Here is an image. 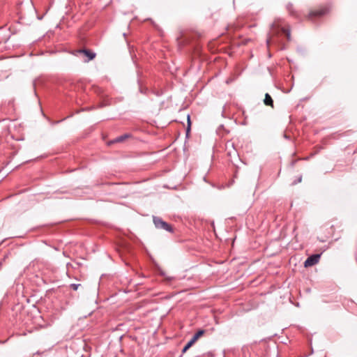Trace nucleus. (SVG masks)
I'll return each mask as SVG.
<instances>
[{
	"label": "nucleus",
	"mask_w": 357,
	"mask_h": 357,
	"mask_svg": "<svg viewBox=\"0 0 357 357\" xmlns=\"http://www.w3.org/2000/svg\"><path fill=\"white\" fill-rule=\"evenodd\" d=\"M153 221L156 228L173 232L172 227L167 222H165L162 218L153 216Z\"/></svg>",
	"instance_id": "3"
},
{
	"label": "nucleus",
	"mask_w": 357,
	"mask_h": 357,
	"mask_svg": "<svg viewBox=\"0 0 357 357\" xmlns=\"http://www.w3.org/2000/svg\"><path fill=\"white\" fill-rule=\"evenodd\" d=\"M321 257V254H315L310 256L304 262L305 267H310L317 264Z\"/></svg>",
	"instance_id": "4"
},
{
	"label": "nucleus",
	"mask_w": 357,
	"mask_h": 357,
	"mask_svg": "<svg viewBox=\"0 0 357 357\" xmlns=\"http://www.w3.org/2000/svg\"><path fill=\"white\" fill-rule=\"evenodd\" d=\"M280 34H285L287 39L288 40H290L291 39V35L290 31L288 29H286L284 27L280 26L278 25L276 22H273L271 24V30L269 33V36L268 37L266 40L267 45H270L271 43H274L278 42V40L275 39L276 37L279 36Z\"/></svg>",
	"instance_id": "1"
},
{
	"label": "nucleus",
	"mask_w": 357,
	"mask_h": 357,
	"mask_svg": "<svg viewBox=\"0 0 357 357\" xmlns=\"http://www.w3.org/2000/svg\"><path fill=\"white\" fill-rule=\"evenodd\" d=\"M204 332L205 331L204 330H199L192 337V341L196 342L201 336L204 335Z\"/></svg>",
	"instance_id": "10"
},
{
	"label": "nucleus",
	"mask_w": 357,
	"mask_h": 357,
	"mask_svg": "<svg viewBox=\"0 0 357 357\" xmlns=\"http://www.w3.org/2000/svg\"><path fill=\"white\" fill-rule=\"evenodd\" d=\"M79 286H81L80 284H70V287L72 289H73L74 291H77Z\"/></svg>",
	"instance_id": "12"
},
{
	"label": "nucleus",
	"mask_w": 357,
	"mask_h": 357,
	"mask_svg": "<svg viewBox=\"0 0 357 357\" xmlns=\"http://www.w3.org/2000/svg\"><path fill=\"white\" fill-rule=\"evenodd\" d=\"M195 342V341H192V338L186 344V345L183 347L182 350V353H185L187 350H188Z\"/></svg>",
	"instance_id": "11"
},
{
	"label": "nucleus",
	"mask_w": 357,
	"mask_h": 357,
	"mask_svg": "<svg viewBox=\"0 0 357 357\" xmlns=\"http://www.w3.org/2000/svg\"><path fill=\"white\" fill-rule=\"evenodd\" d=\"M329 12V8L328 6H321L316 10H312L309 13L306 17L310 20H313L315 18H319Z\"/></svg>",
	"instance_id": "2"
},
{
	"label": "nucleus",
	"mask_w": 357,
	"mask_h": 357,
	"mask_svg": "<svg viewBox=\"0 0 357 357\" xmlns=\"http://www.w3.org/2000/svg\"><path fill=\"white\" fill-rule=\"evenodd\" d=\"M167 279L169 280H171L172 278H167Z\"/></svg>",
	"instance_id": "15"
},
{
	"label": "nucleus",
	"mask_w": 357,
	"mask_h": 357,
	"mask_svg": "<svg viewBox=\"0 0 357 357\" xmlns=\"http://www.w3.org/2000/svg\"><path fill=\"white\" fill-rule=\"evenodd\" d=\"M287 10L291 16L298 19L300 18V13L294 9V6L291 3H289L287 5Z\"/></svg>",
	"instance_id": "7"
},
{
	"label": "nucleus",
	"mask_w": 357,
	"mask_h": 357,
	"mask_svg": "<svg viewBox=\"0 0 357 357\" xmlns=\"http://www.w3.org/2000/svg\"><path fill=\"white\" fill-rule=\"evenodd\" d=\"M77 53L78 54H84L86 56H87V59L85 60L86 62H89L91 60H93L96 57V53L91 52L87 49H80L77 50Z\"/></svg>",
	"instance_id": "6"
},
{
	"label": "nucleus",
	"mask_w": 357,
	"mask_h": 357,
	"mask_svg": "<svg viewBox=\"0 0 357 357\" xmlns=\"http://www.w3.org/2000/svg\"><path fill=\"white\" fill-rule=\"evenodd\" d=\"M225 151L229 157L237 155V151L234 146V143L231 141H228L225 144Z\"/></svg>",
	"instance_id": "5"
},
{
	"label": "nucleus",
	"mask_w": 357,
	"mask_h": 357,
	"mask_svg": "<svg viewBox=\"0 0 357 357\" xmlns=\"http://www.w3.org/2000/svg\"><path fill=\"white\" fill-rule=\"evenodd\" d=\"M301 180H302V176H301L299 177V178H298V182H301Z\"/></svg>",
	"instance_id": "14"
},
{
	"label": "nucleus",
	"mask_w": 357,
	"mask_h": 357,
	"mask_svg": "<svg viewBox=\"0 0 357 357\" xmlns=\"http://www.w3.org/2000/svg\"><path fill=\"white\" fill-rule=\"evenodd\" d=\"M264 102L266 105L271 106L273 107V100L271 96L268 93L265 94V98L264 100Z\"/></svg>",
	"instance_id": "9"
},
{
	"label": "nucleus",
	"mask_w": 357,
	"mask_h": 357,
	"mask_svg": "<svg viewBox=\"0 0 357 357\" xmlns=\"http://www.w3.org/2000/svg\"><path fill=\"white\" fill-rule=\"evenodd\" d=\"M130 135L128 134H124L123 135H121L119 137H117L116 138H115L114 140L111 141L109 142V144H113V143H118V142H123L126 139L130 137Z\"/></svg>",
	"instance_id": "8"
},
{
	"label": "nucleus",
	"mask_w": 357,
	"mask_h": 357,
	"mask_svg": "<svg viewBox=\"0 0 357 357\" xmlns=\"http://www.w3.org/2000/svg\"><path fill=\"white\" fill-rule=\"evenodd\" d=\"M188 128H187V130H186V133L188 134V132L190 131V115H188Z\"/></svg>",
	"instance_id": "13"
}]
</instances>
